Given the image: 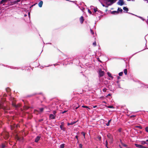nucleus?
<instances>
[{
  "instance_id": "nucleus-1",
  "label": "nucleus",
  "mask_w": 148,
  "mask_h": 148,
  "mask_svg": "<svg viewBox=\"0 0 148 148\" xmlns=\"http://www.w3.org/2000/svg\"><path fill=\"white\" fill-rule=\"evenodd\" d=\"M1 135L3 136L4 138L5 139H8L9 137L8 133L5 131H3Z\"/></svg>"
},
{
  "instance_id": "nucleus-2",
  "label": "nucleus",
  "mask_w": 148,
  "mask_h": 148,
  "mask_svg": "<svg viewBox=\"0 0 148 148\" xmlns=\"http://www.w3.org/2000/svg\"><path fill=\"white\" fill-rule=\"evenodd\" d=\"M107 136L110 139L109 142L110 143H112L113 139L112 135L110 134H108L107 135Z\"/></svg>"
},
{
  "instance_id": "nucleus-3",
  "label": "nucleus",
  "mask_w": 148,
  "mask_h": 148,
  "mask_svg": "<svg viewBox=\"0 0 148 148\" xmlns=\"http://www.w3.org/2000/svg\"><path fill=\"white\" fill-rule=\"evenodd\" d=\"M117 4L120 5H122L124 4L123 0H119L117 2Z\"/></svg>"
},
{
  "instance_id": "nucleus-4",
  "label": "nucleus",
  "mask_w": 148,
  "mask_h": 148,
  "mask_svg": "<svg viewBox=\"0 0 148 148\" xmlns=\"http://www.w3.org/2000/svg\"><path fill=\"white\" fill-rule=\"evenodd\" d=\"M104 71H102L101 70H100L99 71V75L100 77L103 76L104 75Z\"/></svg>"
},
{
  "instance_id": "nucleus-5",
  "label": "nucleus",
  "mask_w": 148,
  "mask_h": 148,
  "mask_svg": "<svg viewBox=\"0 0 148 148\" xmlns=\"http://www.w3.org/2000/svg\"><path fill=\"white\" fill-rule=\"evenodd\" d=\"M7 1L8 0H2L0 2V4H2L3 5H4Z\"/></svg>"
},
{
  "instance_id": "nucleus-6",
  "label": "nucleus",
  "mask_w": 148,
  "mask_h": 148,
  "mask_svg": "<svg viewBox=\"0 0 148 148\" xmlns=\"http://www.w3.org/2000/svg\"><path fill=\"white\" fill-rule=\"evenodd\" d=\"M55 116H56L54 115L53 114H51L49 116V119L50 120L54 119L55 118Z\"/></svg>"
},
{
  "instance_id": "nucleus-7",
  "label": "nucleus",
  "mask_w": 148,
  "mask_h": 148,
  "mask_svg": "<svg viewBox=\"0 0 148 148\" xmlns=\"http://www.w3.org/2000/svg\"><path fill=\"white\" fill-rule=\"evenodd\" d=\"M84 20V17L83 16H81L79 18L81 24L83 23Z\"/></svg>"
},
{
  "instance_id": "nucleus-8",
  "label": "nucleus",
  "mask_w": 148,
  "mask_h": 148,
  "mask_svg": "<svg viewBox=\"0 0 148 148\" xmlns=\"http://www.w3.org/2000/svg\"><path fill=\"white\" fill-rule=\"evenodd\" d=\"M20 1V0H17L15 1H13L11 2V4L12 5L16 4V3H18Z\"/></svg>"
},
{
  "instance_id": "nucleus-9",
  "label": "nucleus",
  "mask_w": 148,
  "mask_h": 148,
  "mask_svg": "<svg viewBox=\"0 0 148 148\" xmlns=\"http://www.w3.org/2000/svg\"><path fill=\"white\" fill-rule=\"evenodd\" d=\"M135 145L137 147L139 148H143V146L142 145H141L138 144H135Z\"/></svg>"
},
{
  "instance_id": "nucleus-10",
  "label": "nucleus",
  "mask_w": 148,
  "mask_h": 148,
  "mask_svg": "<svg viewBox=\"0 0 148 148\" xmlns=\"http://www.w3.org/2000/svg\"><path fill=\"white\" fill-rule=\"evenodd\" d=\"M108 2H110L111 3V4H112L113 3H114L116 0H106Z\"/></svg>"
},
{
  "instance_id": "nucleus-11",
  "label": "nucleus",
  "mask_w": 148,
  "mask_h": 148,
  "mask_svg": "<svg viewBox=\"0 0 148 148\" xmlns=\"http://www.w3.org/2000/svg\"><path fill=\"white\" fill-rule=\"evenodd\" d=\"M40 137L39 136H38L37 137H36L35 139V142L37 143L40 139Z\"/></svg>"
},
{
  "instance_id": "nucleus-12",
  "label": "nucleus",
  "mask_w": 148,
  "mask_h": 148,
  "mask_svg": "<svg viewBox=\"0 0 148 148\" xmlns=\"http://www.w3.org/2000/svg\"><path fill=\"white\" fill-rule=\"evenodd\" d=\"M43 2L42 1H41L39 3H38V6L41 8L42 7V4H43Z\"/></svg>"
},
{
  "instance_id": "nucleus-13",
  "label": "nucleus",
  "mask_w": 148,
  "mask_h": 148,
  "mask_svg": "<svg viewBox=\"0 0 148 148\" xmlns=\"http://www.w3.org/2000/svg\"><path fill=\"white\" fill-rule=\"evenodd\" d=\"M111 13L112 14H118L119 13V11H114L112 12Z\"/></svg>"
},
{
  "instance_id": "nucleus-14",
  "label": "nucleus",
  "mask_w": 148,
  "mask_h": 148,
  "mask_svg": "<svg viewBox=\"0 0 148 148\" xmlns=\"http://www.w3.org/2000/svg\"><path fill=\"white\" fill-rule=\"evenodd\" d=\"M76 121H73L71 123H67V125H72L76 123Z\"/></svg>"
},
{
  "instance_id": "nucleus-15",
  "label": "nucleus",
  "mask_w": 148,
  "mask_h": 148,
  "mask_svg": "<svg viewBox=\"0 0 148 148\" xmlns=\"http://www.w3.org/2000/svg\"><path fill=\"white\" fill-rule=\"evenodd\" d=\"M3 109L4 110H10V108L8 107H5V106H3Z\"/></svg>"
},
{
  "instance_id": "nucleus-16",
  "label": "nucleus",
  "mask_w": 148,
  "mask_h": 148,
  "mask_svg": "<svg viewBox=\"0 0 148 148\" xmlns=\"http://www.w3.org/2000/svg\"><path fill=\"white\" fill-rule=\"evenodd\" d=\"M64 126L60 125V129L64 131H65V128L64 127Z\"/></svg>"
},
{
  "instance_id": "nucleus-17",
  "label": "nucleus",
  "mask_w": 148,
  "mask_h": 148,
  "mask_svg": "<svg viewBox=\"0 0 148 148\" xmlns=\"http://www.w3.org/2000/svg\"><path fill=\"white\" fill-rule=\"evenodd\" d=\"M123 9L124 10L126 11L127 12L129 10L128 9L125 7H123Z\"/></svg>"
},
{
  "instance_id": "nucleus-18",
  "label": "nucleus",
  "mask_w": 148,
  "mask_h": 148,
  "mask_svg": "<svg viewBox=\"0 0 148 148\" xmlns=\"http://www.w3.org/2000/svg\"><path fill=\"white\" fill-rule=\"evenodd\" d=\"M107 73L109 77L112 78H113V77L112 76V74L111 73L109 72H108Z\"/></svg>"
},
{
  "instance_id": "nucleus-19",
  "label": "nucleus",
  "mask_w": 148,
  "mask_h": 148,
  "mask_svg": "<svg viewBox=\"0 0 148 148\" xmlns=\"http://www.w3.org/2000/svg\"><path fill=\"white\" fill-rule=\"evenodd\" d=\"M123 72L125 75H126L127 74V70L126 69H124Z\"/></svg>"
},
{
  "instance_id": "nucleus-20",
  "label": "nucleus",
  "mask_w": 148,
  "mask_h": 148,
  "mask_svg": "<svg viewBox=\"0 0 148 148\" xmlns=\"http://www.w3.org/2000/svg\"><path fill=\"white\" fill-rule=\"evenodd\" d=\"M111 121V119H110V120H109L108 123H106V125L107 126H108L109 125H110V122Z\"/></svg>"
},
{
  "instance_id": "nucleus-21",
  "label": "nucleus",
  "mask_w": 148,
  "mask_h": 148,
  "mask_svg": "<svg viewBox=\"0 0 148 148\" xmlns=\"http://www.w3.org/2000/svg\"><path fill=\"white\" fill-rule=\"evenodd\" d=\"M141 144L142 145H144L145 144H148L145 141H141Z\"/></svg>"
},
{
  "instance_id": "nucleus-22",
  "label": "nucleus",
  "mask_w": 148,
  "mask_h": 148,
  "mask_svg": "<svg viewBox=\"0 0 148 148\" xmlns=\"http://www.w3.org/2000/svg\"><path fill=\"white\" fill-rule=\"evenodd\" d=\"M44 109V108H42L39 109L40 112H42L43 111Z\"/></svg>"
},
{
  "instance_id": "nucleus-23",
  "label": "nucleus",
  "mask_w": 148,
  "mask_h": 148,
  "mask_svg": "<svg viewBox=\"0 0 148 148\" xmlns=\"http://www.w3.org/2000/svg\"><path fill=\"white\" fill-rule=\"evenodd\" d=\"M117 11H119V12H122L123 11V10H122V9H121L120 8H119L118 9Z\"/></svg>"
},
{
  "instance_id": "nucleus-24",
  "label": "nucleus",
  "mask_w": 148,
  "mask_h": 148,
  "mask_svg": "<svg viewBox=\"0 0 148 148\" xmlns=\"http://www.w3.org/2000/svg\"><path fill=\"white\" fill-rule=\"evenodd\" d=\"M6 90L7 92H9L10 91V89L9 88H6Z\"/></svg>"
},
{
  "instance_id": "nucleus-25",
  "label": "nucleus",
  "mask_w": 148,
  "mask_h": 148,
  "mask_svg": "<svg viewBox=\"0 0 148 148\" xmlns=\"http://www.w3.org/2000/svg\"><path fill=\"white\" fill-rule=\"evenodd\" d=\"M108 143L107 140H106V146L107 147V148H108Z\"/></svg>"
},
{
  "instance_id": "nucleus-26",
  "label": "nucleus",
  "mask_w": 148,
  "mask_h": 148,
  "mask_svg": "<svg viewBox=\"0 0 148 148\" xmlns=\"http://www.w3.org/2000/svg\"><path fill=\"white\" fill-rule=\"evenodd\" d=\"M64 144H62L60 145V148H64Z\"/></svg>"
},
{
  "instance_id": "nucleus-27",
  "label": "nucleus",
  "mask_w": 148,
  "mask_h": 148,
  "mask_svg": "<svg viewBox=\"0 0 148 148\" xmlns=\"http://www.w3.org/2000/svg\"><path fill=\"white\" fill-rule=\"evenodd\" d=\"M82 107L83 108H88L89 109H90V108H89L88 106H82Z\"/></svg>"
},
{
  "instance_id": "nucleus-28",
  "label": "nucleus",
  "mask_w": 148,
  "mask_h": 148,
  "mask_svg": "<svg viewBox=\"0 0 148 148\" xmlns=\"http://www.w3.org/2000/svg\"><path fill=\"white\" fill-rule=\"evenodd\" d=\"M97 138L99 140H101V137L100 136H98Z\"/></svg>"
},
{
  "instance_id": "nucleus-29",
  "label": "nucleus",
  "mask_w": 148,
  "mask_h": 148,
  "mask_svg": "<svg viewBox=\"0 0 148 148\" xmlns=\"http://www.w3.org/2000/svg\"><path fill=\"white\" fill-rule=\"evenodd\" d=\"M53 114L55 116H56V113H57V112L56 111V110H53Z\"/></svg>"
},
{
  "instance_id": "nucleus-30",
  "label": "nucleus",
  "mask_w": 148,
  "mask_h": 148,
  "mask_svg": "<svg viewBox=\"0 0 148 148\" xmlns=\"http://www.w3.org/2000/svg\"><path fill=\"white\" fill-rule=\"evenodd\" d=\"M21 106V104L20 103L18 104L17 105H16V108H18L20 107Z\"/></svg>"
},
{
  "instance_id": "nucleus-31",
  "label": "nucleus",
  "mask_w": 148,
  "mask_h": 148,
  "mask_svg": "<svg viewBox=\"0 0 148 148\" xmlns=\"http://www.w3.org/2000/svg\"><path fill=\"white\" fill-rule=\"evenodd\" d=\"M136 116L135 115H132V116H131L130 117V118H131L132 119H134V117Z\"/></svg>"
},
{
  "instance_id": "nucleus-32",
  "label": "nucleus",
  "mask_w": 148,
  "mask_h": 148,
  "mask_svg": "<svg viewBox=\"0 0 148 148\" xmlns=\"http://www.w3.org/2000/svg\"><path fill=\"white\" fill-rule=\"evenodd\" d=\"M12 105L13 106L15 107H16V105L14 103L12 102Z\"/></svg>"
},
{
  "instance_id": "nucleus-33",
  "label": "nucleus",
  "mask_w": 148,
  "mask_h": 148,
  "mask_svg": "<svg viewBox=\"0 0 148 148\" xmlns=\"http://www.w3.org/2000/svg\"><path fill=\"white\" fill-rule=\"evenodd\" d=\"M123 72H121L119 73V75L120 76H122L123 75Z\"/></svg>"
},
{
  "instance_id": "nucleus-34",
  "label": "nucleus",
  "mask_w": 148,
  "mask_h": 148,
  "mask_svg": "<svg viewBox=\"0 0 148 148\" xmlns=\"http://www.w3.org/2000/svg\"><path fill=\"white\" fill-rule=\"evenodd\" d=\"M81 134L83 135V136H84V138H85V135L86 134L84 132H81Z\"/></svg>"
},
{
  "instance_id": "nucleus-35",
  "label": "nucleus",
  "mask_w": 148,
  "mask_h": 148,
  "mask_svg": "<svg viewBox=\"0 0 148 148\" xmlns=\"http://www.w3.org/2000/svg\"><path fill=\"white\" fill-rule=\"evenodd\" d=\"M107 90V89L106 88H105L103 89V91L104 92H105Z\"/></svg>"
},
{
  "instance_id": "nucleus-36",
  "label": "nucleus",
  "mask_w": 148,
  "mask_h": 148,
  "mask_svg": "<svg viewBox=\"0 0 148 148\" xmlns=\"http://www.w3.org/2000/svg\"><path fill=\"white\" fill-rule=\"evenodd\" d=\"M92 44H93V45L94 46H96V42H93Z\"/></svg>"
},
{
  "instance_id": "nucleus-37",
  "label": "nucleus",
  "mask_w": 148,
  "mask_h": 148,
  "mask_svg": "<svg viewBox=\"0 0 148 148\" xmlns=\"http://www.w3.org/2000/svg\"><path fill=\"white\" fill-rule=\"evenodd\" d=\"M121 144L123 146L125 147H127V145L125 144H124L123 143H121Z\"/></svg>"
},
{
  "instance_id": "nucleus-38",
  "label": "nucleus",
  "mask_w": 148,
  "mask_h": 148,
  "mask_svg": "<svg viewBox=\"0 0 148 148\" xmlns=\"http://www.w3.org/2000/svg\"><path fill=\"white\" fill-rule=\"evenodd\" d=\"M90 32L91 34H92L93 35L94 34V32L91 29H90Z\"/></svg>"
},
{
  "instance_id": "nucleus-39",
  "label": "nucleus",
  "mask_w": 148,
  "mask_h": 148,
  "mask_svg": "<svg viewBox=\"0 0 148 148\" xmlns=\"http://www.w3.org/2000/svg\"><path fill=\"white\" fill-rule=\"evenodd\" d=\"M6 146L4 144H2V148H4Z\"/></svg>"
},
{
  "instance_id": "nucleus-40",
  "label": "nucleus",
  "mask_w": 148,
  "mask_h": 148,
  "mask_svg": "<svg viewBox=\"0 0 148 148\" xmlns=\"http://www.w3.org/2000/svg\"><path fill=\"white\" fill-rule=\"evenodd\" d=\"M145 131L147 132H148V127H145Z\"/></svg>"
},
{
  "instance_id": "nucleus-41",
  "label": "nucleus",
  "mask_w": 148,
  "mask_h": 148,
  "mask_svg": "<svg viewBox=\"0 0 148 148\" xmlns=\"http://www.w3.org/2000/svg\"><path fill=\"white\" fill-rule=\"evenodd\" d=\"M108 108H114L113 107V106H108Z\"/></svg>"
},
{
  "instance_id": "nucleus-42",
  "label": "nucleus",
  "mask_w": 148,
  "mask_h": 148,
  "mask_svg": "<svg viewBox=\"0 0 148 148\" xmlns=\"http://www.w3.org/2000/svg\"><path fill=\"white\" fill-rule=\"evenodd\" d=\"M3 106H2L1 104L0 103V109H3Z\"/></svg>"
},
{
  "instance_id": "nucleus-43",
  "label": "nucleus",
  "mask_w": 148,
  "mask_h": 148,
  "mask_svg": "<svg viewBox=\"0 0 148 148\" xmlns=\"http://www.w3.org/2000/svg\"><path fill=\"white\" fill-rule=\"evenodd\" d=\"M61 125H61L64 126V122H62L61 123Z\"/></svg>"
},
{
  "instance_id": "nucleus-44",
  "label": "nucleus",
  "mask_w": 148,
  "mask_h": 148,
  "mask_svg": "<svg viewBox=\"0 0 148 148\" xmlns=\"http://www.w3.org/2000/svg\"><path fill=\"white\" fill-rule=\"evenodd\" d=\"M136 127L139 128L140 129H142V127L141 126H136Z\"/></svg>"
},
{
  "instance_id": "nucleus-45",
  "label": "nucleus",
  "mask_w": 148,
  "mask_h": 148,
  "mask_svg": "<svg viewBox=\"0 0 148 148\" xmlns=\"http://www.w3.org/2000/svg\"><path fill=\"white\" fill-rule=\"evenodd\" d=\"M80 148H81L82 147V144H80L79 145Z\"/></svg>"
},
{
  "instance_id": "nucleus-46",
  "label": "nucleus",
  "mask_w": 148,
  "mask_h": 148,
  "mask_svg": "<svg viewBox=\"0 0 148 148\" xmlns=\"http://www.w3.org/2000/svg\"><path fill=\"white\" fill-rule=\"evenodd\" d=\"M97 8H94V11L95 12H96L97 11Z\"/></svg>"
},
{
  "instance_id": "nucleus-47",
  "label": "nucleus",
  "mask_w": 148,
  "mask_h": 148,
  "mask_svg": "<svg viewBox=\"0 0 148 148\" xmlns=\"http://www.w3.org/2000/svg\"><path fill=\"white\" fill-rule=\"evenodd\" d=\"M88 12L90 14H92V12H91V11L89 9L88 10Z\"/></svg>"
},
{
  "instance_id": "nucleus-48",
  "label": "nucleus",
  "mask_w": 148,
  "mask_h": 148,
  "mask_svg": "<svg viewBox=\"0 0 148 148\" xmlns=\"http://www.w3.org/2000/svg\"><path fill=\"white\" fill-rule=\"evenodd\" d=\"M67 110H64V111L62 112V114H64L65 113H66V112H67Z\"/></svg>"
},
{
  "instance_id": "nucleus-49",
  "label": "nucleus",
  "mask_w": 148,
  "mask_h": 148,
  "mask_svg": "<svg viewBox=\"0 0 148 148\" xmlns=\"http://www.w3.org/2000/svg\"><path fill=\"white\" fill-rule=\"evenodd\" d=\"M14 127L11 126V130H13L14 129Z\"/></svg>"
},
{
  "instance_id": "nucleus-50",
  "label": "nucleus",
  "mask_w": 148,
  "mask_h": 148,
  "mask_svg": "<svg viewBox=\"0 0 148 148\" xmlns=\"http://www.w3.org/2000/svg\"><path fill=\"white\" fill-rule=\"evenodd\" d=\"M75 137L76 138H77V140H78V136H77V135H76L75 136Z\"/></svg>"
},
{
  "instance_id": "nucleus-51",
  "label": "nucleus",
  "mask_w": 148,
  "mask_h": 148,
  "mask_svg": "<svg viewBox=\"0 0 148 148\" xmlns=\"http://www.w3.org/2000/svg\"><path fill=\"white\" fill-rule=\"evenodd\" d=\"M111 94H110V93L108 94L107 95V97H108V96H111Z\"/></svg>"
},
{
  "instance_id": "nucleus-52",
  "label": "nucleus",
  "mask_w": 148,
  "mask_h": 148,
  "mask_svg": "<svg viewBox=\"0 0 148 148\" xmlns=\"http://www.w3.org/2000/svg\"><path fill=\"white\" fill-rule=\"evenodd\" d=\"M120 78H121V77H119V76H118L117 77V79H119Z\"/></svg>"
},
{
  "instance_id": "nucleus-53",
  "label": "nucleus",
  "mask_w": 148,
  "mask_h": 148,
  "mask_svg": "<svg viewBox=\"0 0 148 148\" xmlns=\"http://www.w3.org/2000/svg\"><path fill=\"white\" fill-rule=\"evenodd\" d=\"M46 108V109H47V106H45L44 107V108Z\"/></svg>"
},
{
  "instance_id": "nucleus-54",
  "label": "nucleus",
  "mask_w": 148,
  "mask_h": 148,
  "mask_svg": "<svg viewBox=\"0 0 148 148\" xmlns=\"http://www.w3.org/2000/svg\"><path fill=\"white\" fill-rule=\"evenodd\" d=\"M79 107V106H78V107H76L75 108V109L76 110L77 109V108H78Z\"/></svg>"
},
{
  "instance_id": "nucleus-55",
  "label": "nucleus",
  "mask_w": 148,
  "mask_h": 148,
  "mask_svg": "<svg viewBox=\"0 0 148 148\" xmlns=\"http://www.w3.org/2000/svg\"><path fill=\"white\" fill-rule=\"evenodd\" d=\"M143 148H148V147H145V146H143Z\"/></svg>"
},
{
  "instance_id": "nucleus-56",
  "label": "nucleus",
  "mask_w": 148,
  "mask_h": 148,
  "mask_svg": "<svg viewBox=\"0 0 148 148\" xmlns=\"http://www.w3.org/2000/svg\"><path fill=\"white\" fill-rule=\"evenodd\" d=\"M43 121V120L42 119H41V120H40L39 121L40 122V121Z\"/></svg>"
},
{
  "instance_id": "nucleus-57",
  "label": "nucleus",
  "mask_w": 148,
  "mask_h": 148,
  "mask_svg": "<svg viewBox=\"0 0 148 148\" xmlns=\"http://www.w3.org/2000/svg\"><path fill=\"white\" fill-rule=\"evenodd\" d=\"M28 108H29V107H26V109H28Z\"/></svg>"
},
{
  "instance_id": "nucleus-58",
  "label": "nucleus",
  "mask_w": 148,
  "mask_h": 148,
  "mask_svg": "<svg viewBox=\"0 0 148 148\" xmlns=\"http://www.w3.org/2000/svg\"><path fill=\"white\" fill-rule=\"evenodd\" d=\"M96 107H97L96 106H93V108H96Z\"/></svg>"
},
{
  "instance_id": "nucleus-59",
  "label": "nucleus",
  "mask_w": 148,
  "mask_h": 148,
  "mask_svg": "<svg viewBox=\"0 0 148 148\" xmlns=\"http://www.w3.org/2000/svg\"><path fill=\"white\" fill-rule=\"evenodd\" d=\"M103 103H106V102L105 101H103Z\"/></svg>"
},
{
  "instance_id": "nucleus-60",
  "label": "nucleus",
  "mask_w": 148,
  "mask_h": 148,
  "mask_svg": "<svg viewBox=\"0 0 148 148\" xmlns=\"http://www.w3.org/2000/svg\"><path fill=\"white\" fill-rule=\"evenodd\" d=\"M146 142H148V140H146Z\"/></svg>"
},
{
  "instance_id": "nucleus-61",
  "label": "nucleus",
  "mask_w": 148,
  "mask_h": 148,
  "mask_svg": "<svg viewBox=\"0 0 148 148\" xmlns=\"http://www.w3.org/2000/svg\"><path fill=\"white\" fill-rule=\"evenodd\" d=\"M16 127H18V126L17 125H16Z\"/></svg>"
},
{
  "instance_id": "nucleus-62",
  "label": "nucleus",
  "mask_w": 148,
  "mask_h": 148,
  "mask_svg": "<svg viewBox=\"0 0 148 148\" xmlns=\"http://www.w3.org/2000/svg\"><path fill=\"white\" fill-rule=\"evenodd\" d=\"M119 81H117V83H119Z\"/></svg>"
},
{
  "instance_id": "nucleus-63",
  "label": "nucleus",
  "mask_w": 148,
  "mask_h": 148,
  "mask_svg": "<svg viewBox=\"0 0 148 148\" xmlns=\"http://www.w3.org/2000/svg\"><path fill=\"white\" fill-rule=\"evenodd\" d=\"M77 140V143H78V142H79L78 140Z\"/></svg>"
},
{
  "instance_id": "nucleus-64",
  "label": "nucleus",
  "mask_w": 148,
  "mask_h": 148,
  "mask_svg": "<svg viewBox=\"0 0 148 148\" xmlns=\"http://www.w3.org/2000/svg\"><path fill=\"white\" fill-rule=\"evenodd\" d=\"M29 148H32V147H29Z\"/></svg>"
}]
</instances>
